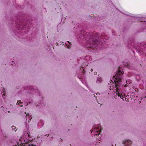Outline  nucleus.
I'll return each mask as SVG.
<instances>
[{
    "mask_svg": "<svg viewBox=\"0 0 146 146\" xmlns=\"http://www.w3.org/2000/svg\"><path fill=\"white\" fill-rule=\"evenodd\" d=\"M118 94V96H120V98H121L122 96H122V94H121L120 93H119V92H118L117 93Z\"/></svg>",
    "mask_w": 146,
    "mask_h": 146,
    "instance_id": "0eeeda50",
    "label": "nucleus"
},
{
    "mask_svg": "<svg viewBox=\"0 0 146 146\" xmlns=\"http://www.w3.org/2000/svg\"><path fill=\"white\" fill-rule=\"evenodd\" d=\"M131 142L129 140H127L125 141L124 145L125 146H129L130 145Z\"/></svg>",
    "mask_w": 146,
    "mask_h": 146,
    "instance_id": "7ed1b4c3",
    "label": "nucleus"
},
{
    "mask_svg": "<svg viewBox=\"0 0 146 146\" xmlns=\"http://www.w3.org/2000/svg\"><path fill=\"white\" fill-rule=\"evenodd\" d=\"M94 75H96L97 74V72H94Z\"/></svg>",
    "mask_w": 146,
    "mask_h": 146,
    "instance_id": "9d476101",
    "label": "nucleus"
},
{
    "mask_svg": "<svg viewBox=\"0 0 146 146\" xmlns=\"http://www.w3.org/2000/svg\"><path fill=\"white\" fill-rule=\"evenodd\" d=\"M27 117H29V115H28V116H27H27H26V119H27Z\"/></svg>",
    "mask_w": 146,
    "mask_h": 146,
    "instance_id": "9b49d317",
    "label": "nucleus"
},
{
    "mask_svg": "<svg viewBox=\"0 0 146 146\" xmlns=\"http://www.w3.org/2000/svg\"><path fill=\"white\" fill-rule=\"evenodd\" d=\"M66 47H70V43L69 41H67L66 43Z\"/></svg>",
    "mask_w": 146,
    "mask_h": 146,
    "instance_id": "20e7f679",
    "label": "nucleus"
},
{
    "mask_svg": "<svg viewBox=\"0 0 146 146\" xmlns=\"http://www.w3.org/2000/svg\"><path fill=\"white\" fill-rule=\"evenodd\" d=\"M124 98H125L123 97L121 98L123 100H124Z\"/></svg>",
    "mask_w": 146,
    "mask_h": 146,
    "instance_id": "4468645a",
    "label": "nucleus"
},
{
    "mask_svg": "<svg viewBox=\"0 0 146 146\" xmlns=\"http://www.w3.org/2000/svg\"><path fill=\"white\" fill-rule=\"evenodd\" d=\"M122 72L119 70L118 73H117L115 76H113V77L115 79L114 80V81L115 84V86L117 87L116 89L117 90V87L118 86V84H119L120 82H121V78L122 77L121 74Z\"/></svg>",
    "mask_w": 146,
    "mask_h": 146,
    "instance_id": "f257e3e1",
    "label": "nucleus"
},
{
    "mask_svg": "<svg viewBox=\"0 0 146 146\" xmlns=\"http://www.w3.org/2000/svg\"><path fill=\"white\" fill-rule=\"evenodd\" d=\"M39 123H39H39H38V125H39Z\"/></svg>",
    "mask_w": 146,
    "mask_h": 146,
    "instance_id": "2eb2a0df",
    "label": "nucleus"
},
{
    "mask_svg": "<svg viewBox=\"0 0 146 146\" xmlns=\"http://www.w3.org/2000/svg\"><path fill=\"white\" fill-rule=\"evenodd\" d=\"M20 141H21L20 143H25V140L24 138L23 139L22 138H21V139H20Z\"/></svg>",
    "mask_w": 146,
    "mask_h": 146,
    "instance_id": "39448f33",
    "label": "nucleus"
},
{
    "mask_svg": "<svg viewBox=\"0 0 146 146\" xmlns=\"http://www.w3.org/2000/svg\"><path fill=\"white\" fill-rule=\"evenodd\" d=\"M31 117L29 118L30 119V120H31V119H32V117H31V116H30Z\"/></svg>",
    "mask_w": 146,
    "mask_h": 146,
    "instance_id": "f8f14e48",
    "label": "nucleus"
},
{
    "mask_svg": "<svg viewBox=\"0 0 146 146\" xmlns=\"http://www.w3.org/2000/svg\"><path fill=\"white\" fill-rule=\"evenodd\" d=\"M16 128L15 127H14L12 128V130H15V131H16L17 130H15V129H16Z\"/></svg>",
    "mask_w": 146,
    "mask_h": 146,
    "instance_id": "6e6552de",
    "label": "nucleus"
},
{
    "mask_svg": "<svg viewBox=\"0 0 146 146\" xmlns=\"http://www.w3.org/2000/svg\"><path fill=\"white\" fill-rule=\"evenodd\" d=\"M28 146H36V145H33L30 144Z\"/></svg>",
    "mask_w": 146,
    "mask_h": 146,
    "instance_id": "1a4fd4ad",
    "label": "nucleus"
},
{
    "mask_svg": "<svg viewBox=\"0 0 146 146\" xmlns=\"http://www.w3.org/2000/svg\"><path fill=\"white\" fill-rule=\"evenodd\" d=\"M17 104L20 106H23V102H21L20 100L18 101L17 102Z\"/></svg>",
    "mask_w": 146,
    "mask_h": 146,
    "instance_id": "423d86ee",
    "label": "nucleus"
},
{
    "mask_svg": "<svg viewBox=\"0 0 146 146\" xmlns=\"http://www.w3.org/2000/svg\"><path fill=\"white\" fill-rule=\"evenodd\" d=\"M91 71H92H92H93V69H91Z\"/></svg>",
    "mask_w": 146,
    "mask_h": 146,
    "instance_id": "ddd939ff",
    "label": "nucleus"
},
{
    "mask_svg": "<svg viewBox=\"0 0 146 146\" xmlns=\"http://www.w3.org/2000/svg\"><path fill=\"white\" fill-rule=\"evenodd\" d=\"M100 127L99 128V127H94V131H96L95 130L97 129H98V130H97L96 131L97 132V134H96V135H99V133H100V131H99L100 129Z\"/></svg>",
    "mask_w": 146,
    "mask_h": 146,
    "instance_id": "f03ea898",
    "label": "nucleus"
}]
</instances>
